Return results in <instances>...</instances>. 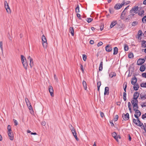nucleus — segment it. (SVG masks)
<instances>
[{
    "label": "nucleus",
    "mask_w": 146,
    "mask_h": 146,
    "mask_svg": "<svg viewBox=\"0 0 146 146\" xmlns=\"http://www.w3.org/2000/svg\"><path fill=\"white\" fill-rule=\"evenodd\" d=\"M145 61V59L143 58L139 59L138 60L137 64L138 65H142L144 62Z\"/></svg>",
    "instance_id": "9d476101"
},
{
    "label": "nucleus",
    "mask_w": 146,
    "mask_h": 146,
    "mask_svg": "<svg viewBox=\"0 0 146 146\" xmlns=\"http://www.w3.org/2000/svg\"><path fill=\"white\" fill-rule=\"evenodd\" d=\"M141 86L142 87L146 88V82L142 83L141 84Z\"/></svg>",
    "instance_id": "58836bf2"
},
{
    "label": "nucleus",
    "mask_w": 146,
    "mask_h": 146,
    "mask_svg": "<svg viewBox=\"0 0 146 146\" xmlns=\"http://www.w3.org/2000/svg\"><path fill=\"white\" fill-rule=\"evenodd\" d=\"M82 84L85 90H86L87 87L86 82L84 81H83Z\"/></svg>",
    "instance_id": "c85d7f7f"
},
{
    "label": "nucleus",
    "mask_w": 146,
    "mask_h": 146,
    "mask_svg": "<svg viewBox=\"0 0 146 146\" xmlns=\"http://www.w3.org/2000/svg\"><path fill=\"white\" fill-rule=\"evenodd\" d=\"M54 77L55 81L57 82L58 81V80L55 74H54Z\"/></svg>",
    "instance_id": "49530a36"
},
{
    "label": "nucleus",
    "mask_w": 146,
    "mask_h": 146,
    "mask_svg": "<svg viewBox=\"0 0 146 146\" xmlns=\"http://www.w3.org/2000/svg\"><path fill=\"white\" fill-rule=\"evenodd\" d=\"M117 21H113L112 22H111L110 25V27L111 28H112L114 26H115L116 24L117 23Z\"/></svg>",
    "instance_id": "6ab92c4d"
},
{
    "label": "nucleus",
    "mask_w": 146,
    "mask_h": 146,
    "mask_svg": "<svg viewBox=\"0 0 146 146\" xmlns=\"http://www.w3.org/2000/svg\"><path fill=\"white\" fill-rule=\"evenodd\" d=\"M138 108H134L133 110L135 111V114L134 115L135 117L137 119H138V117L141 115V113L140 111L137 110Z\"/></svg>",
    "instance_id": "20e7f679"
},
{
    "label": "nucleus",
    "mask_w": 146,
    "mask_h": 146,
    "mask_svg": "<svg viewBox=\"0 0 146 146\" xmlns=\"http://www.w3.org/2000/svg\"><path fill=\"white\" fill-rule=\"evenodd\" d=\"M49 92L51 96L52 97L54 96V93H53L54 92Z\"/></svg>",
    "instance_id": "69168bd1"
},
{
    "label": "nucleus",
    "mask_w": 146,
    "mask_h": 146,
    "mask_svg": "<svg viewBox=\"0 0 146 146\" xmlns=\"http://www.w3.org/2000/svg\"><path fill=\"white\" fill-rule=\"evenodd\" d=\"M142 21L143 23H146V15L144 16L142 19Z\"/></svg>",
    "instance_id": "4c0bfd02"
},
{
    "label": "nucleus",
    "mask_w": 146,
    "mask_h": 146,
    "mask_svg": "<svg viewBox=\"0 0 146 146\" xmlns=\"http://www.w3.org/2000/svg\"><path fill=\"white\" fill-rule=\"evenodd\" d=\"M112 136L117 141H118V136H117V134L115 132H113L112 134Z\"/></svg>",
    "instance_id": "412c9836"
},
{
    "label": "nucleus",
    "mask_w": 146,
    "mask_h": 146,
    "mask_svg": "<svg viewBox=\"0 0 146 146\" xmlns=\"http://www.w3.org/2000/svg\"><path fill=\"white\" fill-rule=\"evenodd\" d=\"M127 94L125 92H124L123 94V98L124 101L126 100V96Z\"/></svg>",
    "instance_id": "c756f323"
},
{
    "label": "nucleus",
    "mask_w": 146,
    "mask_h": 146,
    "mask_svg": "<svg viewBox=\"0 0 146 146\" xmlns=\"http://www.w3.org/2000/svg\"><path fill=\"white\" fill-rule=\"evenodd\" d=\"M124 4L125 1L123 0L121 4L119 3L116 4L114 6V8L115 9H120Z\"/></svg>",
    "instance_id": "39448f33"
},
{
    "label": "nucleus",
    "mask_w": 146,
    "mask_h": 146,
    "mask_svg": "<svg viewBox=\"0 0 146 146\" xmlns=\"http://www.w3.org/2000/svg\"><path fill=\"white\" fill-rule=\"evenodd\" d=\"M128 108H129V111H131V104L130 102H128Z\"/></svg>",
    "instance_id": "79ce46f5"
},
{
    "label": "nucleus",
    "mask_w": 146,
    "mask_h": 146,
    "mask_svg": "<svg viewBox=\"0 0 146 146\" xmlns=\"http://www.w3.org/2000/svg\"><path fill=\"white\" fill-rule=\"evenodd\" d=\"M82 58L83 60L84 61H86V60L87 56L86 54H84L82 55Z\"/></svg>",
    "instance_id": "a19ab883"
},
{
    "label": "nucleus",
    "mask_w": 146,
    "mask_h": 146,
    "mask_svg": "<svg viewBox=\"0 0 146 146\" xmlns=\"http://www.w3.org/2000/svg\"><path fill=\"white\" fill-rule=\"evenodd\" d=\"M129 49L128 46L127 44H125L124 46V50L125 51H127Z\"/></svg>",
    "instance_id": "7c9ffc66"
},
{
    "label": "nucleus",
    "mask_w": 146,
    "mask_h": 146,
    "mask_svg": "<svg viewBox=\"0 0 146 146\" xmlns=\"http://www.w3.org/2000/svg\"><path fill=\"white\" fill-rule=\"evenodd\" d=\"M8 135L9 139L11 140H13V134L12 132H8Z\"/></svg>",
    "instance_id": "4468645a"
},
{
    "label": "nucleus",
    "mask_w": 146,
    "mask_h": 146,
    "mask_svg": "<svg viewBox=\"0 0 146 146\" xmlns=\"http://www.w3.org/2000/svg\"><path fill=\"white\" fill-rule=\"evenodd\" d=\"M11 127L10 125H8L7 126L8 132H12L11 130Z\"/></svg>",
    "instance_id": "72a5a7b5"
},
{
    "label": "nucleus",
    "mask_w": 146,
    "mask_h": 146,
    "mask_svg": "<svg viewBox=\"0 0 146 146\" xmlns=\"http://www.w3.org/2000/svg\"><path fill=\"white\" fill-rule=\"evenodd\" d=\"M25 100L27 104V105L28 107L29 108L30 110H33V108L32 106L31 105L30 103L29 100V99L27 98H25Z\"/></svg>",
    "instance_id": "0eeeda50"
},
{
    "label": "nucleus",
    "mask_w": 146,
    "mask_h": 146,
    "mask_svg": "<svg viewBox=\"0 0 146 146\" xmlns=\"http://www.w3.org/2000/svg\"><path fill=\"white\" fill-rule=\"evenodd\" d=\"M118 115H117L115 116V117L114 118V120L115 121H116L118 119Z\"/></svg>",
    "instance_id": "8fccbe9b"
},
{
    "label": "nucleus",
    "mask_w": 146,
    "mask_h": 146,
    "mask_svg": "<svg viewBox=\"0 0 146 146\" xmlns=\"http://www.w3.org/2000/svg\"><path fill=\"white\" fill-rule=\"evenodd\" d=\"M138 36V39H139L140 40L141 39V36L142 35H144V34H143L142 33V31L141 30H139L137 33Z\"/></svg>",
    "instance_id": "dca6fc26"
},
{
    "label": "nucleus",
    "mask_w": 146,
    "mask_h": 146,
    "mask_svg": "<svg viewBox=\"0 0 146 146\" xmlns=\"http://www.w3.org/2000/svg\"><path fill=\"white\" fill-rule=\"evenodd\" d=\"M86 20L88 23H90L93 20V19L90 18H88Z\"/></svg>",
    "instance_id": "e433bc0d"
},
{
    "label": "nucleus",
    "mask_w": 146,
    "mask_h": 146,
    "mask_svg": "<svg viewBox=\"0 0 146 146\" xmlns=\"http://www.w3.org/2000/svg\"><path fill=\"white\" fill-rule=\"evenodd\" d=\"M133 121L135 124L136 123H138V122H137V119L136 120L135 119H133Z\"/></svg>",
    "instance_id": "bf43d9fd"
},
{
    "label": "nucleus",
    "mask_w": 146,
    "mask_h": 146,
    "mask_svg": "<svg viewBox=\"0 0 146 146\" xmlns=\"http://www.w3.org/2000/svg\"><path fill=\"white\" fill-rule=\"evenodd\" d=\"M122 117L125 120H127L129 118V114L128 113H127L126 114L123 113L122 115Z\"/></svg>",
    "instance_id": "f8f14e48"
},
{
    "label": "nucleus",
    "mask_w": 146,
    "mask_h": 146,
    "mask_svg": "<svg viewBox=\"0 0 146 146\" xmlns=\"http://www.w3.org/2000/svg\"><path fill=\"white\" fill-rule=\"evenodd\" d=\"M109 76L110 77L112 78L114 76H116V74L115 72H111L109 74Z\"/></svg>",
    "instance_id": "b1692460"
},
{
    "label": "nucleus",
    "mask_w": 146,
    "mask_h": 146,
    "mask_svg": "<svg viewBox=\"0 0 146 146\" xmlns=\"http://www.w3.org/2000/svg\"><path fill=\"white\" fill-rule=\"evenodd\" d=\"M128 57L129 58H131L133 57V54L132 53H130L128 54Z\"/></svg>",
    "instance_id": "473e14b6"
},
{
    "label": "nucleus",
    "mask_w": 146,
    "mask_h": 146,
    "mask_svg": "<svg viewBox=\"0 0 146 146\" xmlns=\"http://www.w3.org/2000/svg\"><path fill=\"white\" fill-rule=\"evenodd\" d=\"M137 80V78L135 77H133L132 79L131 83L132 85L136 84Z\"/></svg>",
    "instance_id": "a211bd4d"
},
{
    "label": "nucleus",
    "mask_w": 146,
    "mask_h": 146,
    "mask_svg": "<svg viewBox=\"0 0 146 146\" xmlns=\"http://www.w3.org/2000/svg\"><path fill=\"white\" fill-rule=\"evenodd\" d=\"M133 85V88L134 90L135 91L138 90L139 88L138 84H135Z\"/></svg>",
    "instance_id": "5701e85b"
},
{
    "label": "nucleus",
    "mask_w": 146,
    "mask_h": 146,
    "mask_svg": "<svg viewBox=\"0 0 146 146\" xmlns=\"http://www.w3.org/2000/svg\"><path fill=\"white\" fill-rule=\"evenodd\" d=\"M131 103L133 106V109L135 108H139L138 106V100H137L133 99L131 101Z\"/></svg>",
    "instance_id": "7ed1b4c3"
},
{
    "label": "nucleus",
    "mask_w": 146,
    "mask_h": 146,
    "mask_svg": "<svg viewBox=\"0 0 146 146\" xmlns=\"http://www.w3.org/2000/svg\"><path fill=\"white\" fill-rule=\"evenodd\" d=\"M101 82H98L97 83V87H100L101 86Z\"/></svg>",
    "instance_id": "0e129e2a"
},
{
    "label": "nucleus",
    "mask_w": 146,
    "mask_h": 146,
    "mask_svg": "<svg viewBox=\"0 0 146 146\" xmlns=\"http://www.w3.org/2000/svg\"><path fill=\"white\" fill-rule=\"evenodd\" d=\"M140 97L143 100H144L146 99V95L142 94V93H141L140 95Z\"/></svg>",
    "instance_id": "cd10ccee"
},
{
    "label": "nucleus",
    "mask_w": 146,
    "mask_h": 146,
    "mask_svg": "<svg viewBox=\"0 0 146 146\" xmlns=\"http://www.w3.org/2000/svg\"><path fill=\"white\" fill-rule=\"evenodd\" d=\"M114 52L113 54L114 55L117 54L118 53V48L117 47H115L114 48Z\"/></svg>",
    "instance_id": "393cba45"
},
{
    "label": "nucleus",
    "mask_w": 146,
    "mask_h": 146,
    "mask_svg": "<svg viewBox=\"0 0 146 146\" xmlns=\"http://www.w3.org/2000/svg\"><path fill=\"white\" fill-rule=\"evenodd\" d=\"M103 44V42H102L100 41L98 42V46H99L102 45Z\"/></svg>",
    "instance_id": "5fc2aeb1"
},
{
    "label": "nucleus",
    "mask_w": 146,
    "mask_h": 146,
    "mask_svg": "<svg viewBox=\"0 0 146 146\" xmlns=\"http://www.w3.org/2000/svg\"><path fill=\"white\" fill-rule=\"evenodd\" d=\"M109 88L108 87H106L105 88L104 91H109Z\"/></svg>",
    "instance_id": "052dcab7"
},
{
    "label": "nucleus",
    "mask_w": 146,
    "mask_h": 146,
    "mask_svg": "<svg viewBox=\"0 0 146 146\" xmlns=\"http://www.w3.org/2000/svg\"><path fill=\"white\" fill-rule=\"evenodd\" d=\"M145 69V67L144 65H141L140 68V70L141 72H143Z\"/></svg>",
    "instance_id": "bb28decb"
},
{
    "label": "nucleus",
    "mask_w": 146,
    "mask_h": 146,
    "mask_svg": "<svg viewBox=\"0 0 146 146\" xmlns=\"http://www.w3.org/2000/svg\"><path fill=\"white\" fill-rule=\"evenodd\" d=\"M138 9V6L135 7L133 8H132L130 10V13H136V11H137Z\"/></svg>",
    "instance_id": "9b49d317"
},
{
    "label": "nucleus",
    "mask_w": 146,
    "mask_h": 146,
    "mask_svg": "<svg viewBox=\"0 0 146 146\" xmlns=\"http://www.w3.org/2000/svg\"><path fill=\"white\" fill-rule=\"evenodd\" d=\"M142 75L143 77L146 78V73H142Z\"/></svg>",
    "instance_id": "13d9d810"
},
{
    "label": "nucleus",
    "mask_w": 146,
    "mask_h": 146,
    "mask_svg": "<svg viewBox=\"0 0 146 146\" xmlns=\"http://www.w3.org/2000/svg\"><path fill=\"white\" fill-rule=\"evenodd\" d=\"M137 24H138L137 22L136 21H134L132 23V26H136V25H137Z\"/></svg>",
    "instance_id": "ea45409f"
},
{
    "label": "nucleus",
    "mask_w": 146,
    "mask_h": 146,
    "mask_svg": "<svg viewBox=\"0 0 146 146\" xmlns=\"http://www.w3.org/2000/svg\"><path fill=\"white\" fill-rule=\"evenodd\" d=\"M21 62L23 66L26 70L27 69L28 64L27 62V60L23 55H21Z\"/></svg>",
    "instance_id": "f257e3e1"
},
{
    "label": "nucleus",
    "mask_w": 146,
    "mask_h": 146,
    "mask_svg": "<svg viewBox=\"0 0 146 146\" xmlns=\"http://www.w3.org/2000/svg\"><path fill=\"white\" fill-rule=\"evenodd\" d=\"M141 46L142 48H146V41L143 40L141 42Z\"/></svg>",
    "instance_id": "aec40b11"
},
{
    "label": "nucleus",
    "mask_w": 146,
    "mask_h": 146,
    "mask_svg": "<svg viewBox=\"0 0 146 146\" xmlns=\"http://www.w3.org/2000/svg\"><path fill=\"white\" fill-rule=\"evenodd\" d=\"M81 69L82 72H84V69L83 68V67L82 65L81 64H80Z\"/></svg>",
    "instance_id": "3c124183"
},
{
    "label": "nucleus",
    "mask_w": 146,
    "mask_h": 146,
    "mask_svg": "<svg viewBox=\"0 0 146 146\" xmlns=\"http://www.w3.org/2000/svg\"><path fill=\"white\" fill-rule=\"evenodd\" d=\"M139 96V94L138 92H135L133 95V99L135 100H137Z\"/></svg>",
    "instance_id": "2eb2a0df"
},
{
    "label": "nucleus",
    "mask_w": 146,
    "mask_h": 146,
    "mask_svg": "<svg viewBox=\"0 0 146 146\" xmlns=\"http://www.w3.org/2000/svg\"><path fill=\"white\" fill-rule=\"evenodd\" d=\"M49 91H54L52 87L51 86H49Z\"/></svg>",
    "instance_id": "37998d69"
},
{
    "label": "nucleus",
    "mask_w": 146,
    "mask_h": 146,
    "mask_svg": "<svg viewBox=\"0 0 146 146\" xmlns=\"http://www.w3.org/2000/svg\"><path fill=\"white\" fill-rule=\"evenodd\" d=\"M112 48L110 46L108 45L106 47V50L108 52H110L112 50Z\"/></svg>",
    "instance_id": "f3484780"
},
{
    "label": "nucleus",
    "mask_w": 146,
    "mask_h": 146,
    "mask_svg": "<svg viewBox=\"0 0 146 146\" xmlns=\"http://www.w3.org/2000/svg\"><path fill=\"white\" fill-rule=\"evenodd\" d=\"M4 5L7 12L8 13H10V7L7 1H5L4 2Z\"/></svg>",
    "instance_id": "6e6552de"
},
{
    "label": "nucleus",
    "mask_w": 146,
    "mask_h": 146,
    "mask_svg": "<svg viewBox=\"0 0 146 146\" xmlns=\"http://www.w3.org/2000/svg\"><path fill=\"white\" fill-rule=\"evenodd\" d=\"M27 59L28 60H29L30 61L29 64L30 66L31 67V68L34 65L33 60L30 56H28L27 57Z\"/></svg>",
    "instance_id": "ddd939ff"
},
{
    "label": "nucleus",
    "mask_w": 146,
    "mask_h": 146,
    "mask_svg": "<svg viewBox=\"0 0 146 146\" xmlns=\"http://www.w3.org/2000/svg\"><path fill=\"white\" fill-rule=\"evenodd\" d=\"M142 118L143 119H144L145 118H146V113L142 115Z\"/></svg>",
    "instance_id": "09e8293b"
},
{
    "label": "nucleus",
    "mask_w": 146,
    "mask_h": 146,
    "mask_svg": "<svg viewBox=\"0 0 146 146\" xmlns=\"http://www.w3.org/2000/svg\"><path fill=\"white\" fill-rule=\"evenodd\" d=\"M109 94V92H104V95H108Z\"/></svg>",
    "instance_id": "338daca9"
},
{
    "label": "nucleus",
    "mask_w": 146,
    "mask_h": 146,
    "mask_svg": "<svg viewBox=\"0 0 146 146\" xmlns=\"http://www.w3.org/2000/svg\"><path fill=\"white\" fill-rule=\"evenodd\" d=\"M0 47L2 52L3 51V42L2 41L0 42Z\"/></svg>",
    "instance_id": "a18cd8bd"
},
{
    "label": "nucleus",
    "mask_w": 146,
    "mask_h": 146,
    "mask_svg": "<svg viewBox=\"0 0 146 146\" xmlns=\"http://www.w3.org/2000/svg\"><path fill=\"white\" fill-rule=\"evenodd\" d=\"M137 122L138 123H136V125L138 126L141 127V128L145 129V127L143 123L141 122L139 119H137Z\"/></svg>",
    "instance_id": "1a4fd4ad"
},
{
    "label": "nucleus",
    "mask_w": 146,
    "mask_h": 146,
    "mask_svg": "<svg viewBox=\"0 0 146 146\" xmlns=\"http://www.w3.org/2000/svg\"><path fill=\"white\" fill-rule=\"evenodd\" d=\"M109 11L111 14H113L114 12V10L112 8H110L109 9Z\"/></svg>",
    "instance_id": "f704fd0d"
},
{
    "label": "nucleus",
    "mask_w": 146,
    "mask_h": 146,
    "mask_svg": "<svg viewBox=\"0 0 146 146\" xmlns=\"http://www.w3.org/2000/svg\"><path fill=\"white\" fill-rule=\"evenodd\" d=\"M125 16L122 15H121L120 18L122 20H124L125 18Z\"/></svg>",
    "instance_id": "4d7b16f0"
},
{
    "label": "nucleus",
    "mask_w": 146,
    "mask_h": 146,
    "mask_svg": "<svg viewBox=\"0 0 146 146\" xmlns=\"http://www.w3.org/2000/svg\"><path fill=\"white\" fill-rule=\"evenodd\" d=\"M103 28H104V25H103V26H101L100 27V30L101 31H102L103 30Z\"/></svg>",
    "instance_id": "774afa93"
},
{
    "label": "nucleus",
    "mask_w": 146,
    "mask_h": 146,
    "mask_svg": "<svg viewBox=\"0 0 146 146\" xmlns=\"http://www.w3.org/2000/svg\"><path fill=\"white\" fill-rule=\"evenodd\" d=\"M127 83L126 82H124L123 85V89L124 91H126V90L127 87Z\"/></svg>",
    "instance_id": "2f4dec72"
},
{
    "label": "nucleus",
    "mask_w": 146,
    "mask_h": 146,
    "mask_svg": "<svg viewBox=\"0 0 146 146\" xmlns=\"http://www.w3.org/2000/svg\"><path fill=\"white\" fill-rule=\"evenodd\" d=\"M70 128L71 130L72 133L73 135L74 136L75 138L77 140V141H78V139L77 137L76 132L74 128L73 127L72 125H71V127H70Z\"/></svg>",
    "instance_id": "423d86ee"
},
{
    "label": "nucleus",
    "mask_w": 146,
    "mask_h": 146,
    "mask_svg": "<svg viewBox=\"0 0 146 146\" xmlns=\"http://www.w3.org/2000/svg\"><path fill=\"white\" fill-rule=\"evenodd\" d=\"M79 9V6L78 5L75 9V11L76 13L80 12Z\"/></svg>",
    "instance_id": "c9c22d12"
},
{
    "label": "nucleus",
    "mask_w": 146,
    "mask_h": 146,
    "mask_svg": "<svg viewBox=\"0 0 146 146\" xmlns=\"http://www.w3.org/2000/svg\"><path fill=\"white\" fill-rule=\"evenodd\" d=\"M130 19V18H129V17L128 16L125 19L124 21L125 22H128L129 20Z\"/></svg>",
    "instance_id": "603ef678"
},
{
    "label": "nucleus",
    "mask_w": 146,
    "mask_h": 146,
    "mask_svg": "<svg viewBox=\"0 0 146 146\" xmlns=\"http://www.w3.org/2000/svg\"><path fill=\"white\" fill-rule=\"evenodd\" d=\"M94 42L92 40H90V43L91 44H94Z\"/></svg>",
    "instance_id": "e2e57ef3"
},
{
    "label": "nucleus",
    "mask_w": 146,
    "mask_h": 146,
    "mask_svg": "<svg viewBox=\"0 0 146 146\" xmlns=\"http://www.w3.org/2000/svg\"><path fill=\"white\" fill-rule=\"evenodd\" d=\"M100 115L101 117L103 118L104 116V114L103 112H100Z\"/></svg>",
    "instance_id": "864d4df0"
},
{
    "label": "nucleus",
    "mask_w": 146,
    "mask_h": 146,
    "mask_svg": "<svg viewBox=\"0 0 146 146\" xmlns=\"http://www.w3.org/2000/svg\"><path fill=\"white\" fill-rule=\"evenodd\" d=\"M141 106L143 108V107H146V102H143L142 103V104L141 105Z\"/></svg>",
    "instance_id": "de8ad7c7"
},
{
    "label": "nucleus",
    "mask_w": 146,
    "mask_h": 146,
    "mask_svg": "<svg viewBox=\"0 0 146 146\" xmlns=\"http://www.w3.org/2000/svg\"><path fill=\"white\" fill-rule=\"evenodd\" d=\"M69 32L71 34L72 36L74 35V31L73 27H70V28Z\"/></svg>",
    "instance_id": "4be33fe9"
},
{
    "label": "nucleus",
    "mask_w": 146,
    "mask_h": 146,
    "mask_svg": "<svg viewBox=\"0 0 146 146\" xmlns=\"http://www.w3.org/2000/svg\"><path fill=\"white\" fill-rule=\"evenodd\" d=\"M42 40L43 47L46 48L47 46V40L44 35H43L42 36Z\"/></svg>",
    "instance_id": "f03ea898"
},
{
    "label": "nucleus",
    "mask_w": 146,
    "mask_h": 146,
    "mask_svg": "<svg viewBox=\"0 0 146 146\" xmlns=\"http://www.w3.org/2000/svg\"><path fill=\"white\" fill-rule=\"evenodd\" d=\"M125 14H126V12L125 11V10H124L122 12L121 14V15H125Z\"/></svg>",
    "instance_id": "680f3d73"
},
{
    "label": "nucleus",
    "mask_w": 146,
    "mask_h": 146,
    "mask_svg": "<svg viewBox=\"0 0 146 146\" xmlns=\"http://www.w3.org/2000/svg\"><path fill=\"white\" fill-rule=\"evenodd\" d=\"M144 13V11L143 10L141 11V12H139L138 13V15L139 16H142V15H143Z\"/></svg>",
    "instance_id": "c03bdc74"
},
{
    "label": "nucleus",
    "mask_w": 146,
    "mask_h": 146,
    "mask_svg": "<svg viewBox=\"0 0 146 146\" xmlns=\"http://www.w3.org/2000/svg\"><path fill=\"white\" fill-rule=\"evenodd\" d=\"M13 121H14V122L15 123V125H18V123L17 121L16 120L14 119Z\"/></svg>",
    "instance_id": "6e6d98bb"
},
{
    "label": "nucleus",
    "mask_w": 146,
    "mask_h": 146,
    "mask_svg": "<svg viewBox=\"0 0 146 146\" xmlns=\"http://www.w3.org/2000/svg\"><path fill=\"white\" fill-rule=\"evenodd\" d=\"M103 62L102 61L101 62L99 67V71H102L103 69Z\"/></svg>",
    "instance_id": "a878e982"
}]
</instances>
